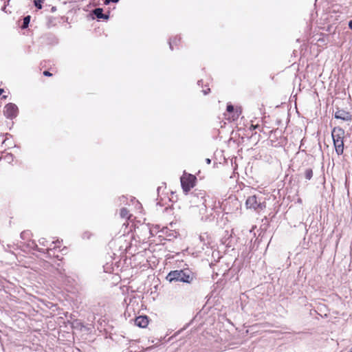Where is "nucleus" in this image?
I'll list each match as a JSON object with an SVG mask.
<instances>
[{
	"mask_svg": "<svg viewBox=\"0 0 352 352\" xmlns=\"http://www.w3.org/2000/svg\"><path fill=\"white\" fill-rule=\"evenodd\" d=\"M6 6L2 8V10L5 11Z\"/></svg>",
	"mask_w": 352,
	"mask_h": 352,
	"instance_id": "c756f323",
	"label": "nucleus"
},
{
	"mask_svg": "<svg viewBox=\"0 0 352 352\" xmlns=\"http://www.w3.org/2000/svg\"><path fill=\"white\" fill-rule=\"evenodd\" d=\"M135 324L139 327L145 328L148 324V318L146 316H140L136 317Z\"/></svg>",
	"mask_w": 352,
	"mask_h": 352,
	"instance_id": "6e6552de",
	"label": "nucleus"
},
{
	"mask_svg": "<svg viewBox=\"0 0 352 352\" xmlns=\"http://www.w3.org/2000/svg\"><path fill=\"white\" fill-rule=\"evenodd\" d=\"M47 241H46V239H44V238H42V239H41L39 240V243H40V244H41V245H44V246H45V245H46V243H47Z\"/></svg>",
	"mask_w": 352,
	"mask_h": 352,
	"instance_id": "f3484780",
	"label": "nucleus"
},
{
	"mask_svg": "<svg viewBox=\"0 0 352 352\" xmlns=\"http://www.w3.org/2000/svg\"><path fill=\"white\" fill-rule=\"evenodd\" d=\"M44 0H34V4L35 6V7L38 9H41L42 8V3L43 2Z\"/></svg>",
	"mask_w": 352,
	"mask_h": 352,
	"instance_id": "2eb2a0df",
	"label": "nucleus"
},
{
	"mask_svg": "<svg viewBox=\"0 0 352 352\" xmlns=\"http://www.w3.org/2000/svg\"><path fill=\"white\" fill-rule=\"evenodd\" d=\"M43 75L45 76H51L52 74L49 71H45Z\"/></svg>",
	"mask_w": 352,
	"mask_h": 352,
	"instance_id": "412c9836",
	"label": "nucleus"
},
{
	"mask_svg": "<svg viewBox=\"0 0 352 352\" xmlns=\"http://www.w3.org/2000/svg\"><path fill=\"white\" fill-rule=\"evenodd\" d=\"M129 210L126 208H121L120 212V217L122 218L129 219Z\"/></svg>",
	"mask_w": 352,
	"mask_h": 352,
	"instance_id": "9d476101",
	"label": "nucleus"
},
{
	"mask_svg": "<svg viewBox=\"0 0 352 352\" xmlns=\"http://www.w3.org/2000/svg\"><path fill=\"white\" fill-rule=\"evenodd\" d=\"M93 14L96 16L98 19H107L109 18V16L107 14H103V10L100 8H97L93 10Z\"/></svg>",
	"mask_w": 352,
	"mask_h": 352,
	"instance_id": "1a4fd4ad",
	"label": "nucleus"
},
{
	"mask_svg": "<svg viewBox=\"0 0 352 352\" xmlns=\"http://www.w3.org/2000/svg\"><path fill=\"white\" fill-rule=\"evenodd\" d=\"M344 131L340 127H335L331 132L336 152L338 155H342L344 151Z\"/></svg>",
	"mask_w": 352,
	"mask_h": 352,
	"instance_id": "f03ea898",
	"label": "nucleus"
},
{
	"mask_svg": "<svg viewBox=\"0 0 352 352\" xmlns=\"http://www.w3.org/2000/svg\"><path fill=\"white\" fill-rule=\"evenodd\" d=\"M180 179L182 188L185 194H187L195 186L197 177L192 174L185 173Z\"/></svg>",
	"mask_w": 352,
	"mask_h": 352,
	"instance_id": "7ed1b4c3",
	"label": "nucleus"
},
{
	"mask_svg": "<svg viewBox=\"0 0 352 352\" xmlns=\"http://www.w3.org/2000/svg\"><path fill=\"white\" fill-rule=\"evenodd\" d=\"M119 0H104L105 4H109L111 2L117 3Z\"/></svg>",
	"mask_w": 352,
	"mask_h": 352,
	"instance_id": "6ab92c4d",
	"label": "nucleus"
},
{
	"mask_svg": "<svg viewBox=\"0 0 352 352\" xmlns=\"http://www.w3.org/2000/svg\"><path fill=\"white\" fill-rule=\"evenodd\" d=\"M210 162H211V161H210V159H208V158H207V159H206V163H207L208 164H210Z\"/></svg>",
	"mask_w": 352,
	"mask_h": 352,
	"instance_id": "a878e982",
	"label": "nucleus"
},
{
	"mask_svg": "<svg viewBox=\"0 0 352 352\" xmlns=\"http://www.w3.org/2000/svg\"><path fill=\"white\" fill-rule=\"evenodd\" d=\"M313 177V170L311 168H307L305 170V177L307 180H310Z\"/></svg>",
	"mask_w": 352,
	"mask_h": 352,
	"instance_id": "f8f14e48",
	"label": "nucleus"
},
{
	"mask_svg": "<svg viewBox=\"0 0 352 352\" xmlns=\"http://www.w3.org/2000/svg\"><path fill=\"white\" fill-rule=\"evenodd\" d=\"M176 44V38L173 41H169V45L171 50H173V44Z\"/></svg>",
	"mask_w": 352,
	"mask_h": 352,
	"instance_id": "a211bd4d",
	"label": "nucleus"
},
{
	"mask_svg": "<svg viewBox=\"0 0 352 352\" xmlns=\"http://www.w3.org/2000/svg\"><path fill=\"white\" fill-rule=\"evenodd\" d=\"M197 83H198V85L200 86L201 83H202V80H199Z\"/></svg>",
	"mask_w": 352,
	"mask_h": 352,
	"instance_id": "cd10ccee",
	"label": "nucleus"
},
{
	"mask_svg": "<svg viewBox=\"0 0 352 352\" xmlns=\"http://www.w3.org/2000/svg\"><path fill=\"white\" fill-rule=\"evenodd\" d=\"M335 118L340 119L343 121H351L352 119L351 111H335Z\"/></svg>",
	"mask_w": 352,
	"mask_h": 352,
	"instance_id": "0eeeda50",
	"label": "nucleus"
},
{
	"mask_svg": "<svg viewBox=\"0 0 352 352\" xmlns=\"http://www.w3.org/2000/svg\"><path fill=\"white\" fill-rule=\"evenodd\" d=\"M30 21V16H26L23 18V24L21 25L22 29H25L28 27Z\"/></svg>",
	"mask_w": 352,
	"mask_h": 352,
	"instance_id": "9b49d317",
	"label": "nucleus"
},
{
	"mask_svg": "<svg viewBox=\"0 0 352 352\" xmlns=\"http://www.w3.org/2000/svg\"><path fill=\"white\" fill-rule=\"evenodd\" d=\"M226 110H234V107L231 103H228Z\"/></svg>",
	"mask_w": 352,
	"mask_h": 352,
	"instance_id": "dca6fc26",
	"label": "nucleus"
},
{
	"mask_svg": "<svg viewBox=\"0 0 352 352\" xmlns=\"http://www.w3.org/2000/svg\"><path fill=\"white\" fill-rule=\"evenodd\" d=\"M4 91L3 89H0V96L2 94V93Z\"/></svg>",
	"mask_w": 352,
	"mask_h": 352,
	"instance_id": "bb28decb",
	"label": "nucleus"
},
{
	"mask_svg": "<svg viewBox=\"0 0 352 352\" xmlns=\"http://www.w3.org/2000/svg\"><path fill=\"white\" fill-rule=\"evenodd\" d=\"M210 88H207L206 89H203L202 92L204 95H206L210 92Z\"/></svg>",
	"mask_w": 352,
	"mask_h": 352,
	"instance_id": "aec40b11",
	"label": "nucleus"
},
{
	"mask_svg": "<svg viewBox=\"0 0 352 352\" xmlns=\"http://www.w3.org/2000/svg\"><path fill=\"white\" fill-rule=\"evenodd\" d=\"M34 249H35V250H37V251H38V252H44V250H43V249H40V248H38L37 245H35Z\"/></svg>",
	"mask_w": 352,
	"mask_h": 352,
	"instance_id": "5701e85b",
	"label": "nucleus"
},
{
	"mask_svg": "<svg viewBox=\"0 0 352 352\" xmlns=\"http://www.w3.org/2000/svg\"><path fill=\"white\" fill-rule=\"evenodd\" d=\"M6 110H18L17 106L14 103H8L5 107Z\"/></svg>",
	"mask_w": 352,
	"mask_h": 352,
	"instance_id": "4468645a",
	"label": "nucleus"
},
{
	"mask_svg": "<svg viewBox=\"0 0 352 352\" xmlns=\"http://www.w3.org/2000/svg\"><path fill=\"white\" fill-rule=\"evenodd\" d=\"M166 279L170 283L179 281L188 284H192L197 280L195 274L188 268L170 271Z\"/></svg>",
	"mask_w": 352,
	"mask_h": 352,
	"instance_id": "f257e3e1",
	"label": "nucleus"
},
{
	"mask_svg": "<svg viewBox=\"0 0 352 352\" xmlns=\"http://www.w3.org/2000/svg\"><path fill=\"white\" fill-rule=\"evenodd\" d=\"M241 111H224L222 119L228 122H236Z\"/></svg>",
	"mask_w": 352,
	"mask_h": 352,
	"instance_id": "423d86ee",
	"label": "nucleus"
},
{
	"mask_svg": "<svg viewBox=\"0 0 352 352\" xmlns=\"http://www.w3.org/2000/svg\"><path fill=\"white\" fill-rule=\"evenodd\" d=\"M56 242L53 241V242H52V244H56ZM56 248V245H54V246L53 248H48V249H47V252L50 253V251H52V249H54V248Z\"/></svg>",
	"mask_w": 352,
	"mask_h": 352,
	"instance_id": "4be33fe9",
	"label": "nucleus"
},
{
	"mask_svg": "<svg viewBox=\"0 0 352 352\" xmlns=\"http://www.w3.org/2000/svg\"><path fill=\"white\" fill-rule=\"evenodd\" d=\"M259 126L258 124L256 125H254V124H252L250 127V129H255L256 128H258Z\"/></svg>",
	"mask_w": 352,
	"mask_h": 352,
	"instance_id": "b1692460",
	"label": "nucleus"
},
{
	"mask_svg": "<svg viewBox=\"0 0 352 352\" xmlns=\"http://www.w3.org/2000/svg\"><path fill=\"white\" fill-rule=\"evenodd\" d=\"M206 192L202 190H197L193 191L191 195L190 202L195 204L197 207H200L201 206L206 207V199H205Z\"/></svg>",
	"mask_w": 352,
	"mask_h": 352,
	"instance_id": "20e7f679",
	"label": "nucleus"
},
{
	"mask_svg": "<svg viewBox=\"0 0 352 352\" xmlns=\"http://www.w3.org/2000/svg\"><path fill=\"white\" fill-rule=\"evenodd\" d=\"M296 113L298 114V116L300 115V113H299V111H296Z\"/></svg>",
	"mask_w": 352,
	"mask_h": 352,
	"instance_id": "7c9ffc66",
	"label": "nucleus"
},
{
	"mask_svg": "<svg viewBox=\"0 0 352 352\" xmlns=\"http://www.w3.org/2000/svg\"><path fill=\"white\" fill-rule=\"evenodd\" d=\"M16 112L17 111H3V113H4V116H6L7 118L12 119V118L16 116Z\"/></svg>",
	"mask_w": 352,
	"mask_h": 352,
	"instance_id": "ddd939ff",
	"label": "nucleus"
},
{
	"mask_svg": "<svg viewBox=\"0 0 352 352\" xmlns=\"http://www.w3.org/2000/svg\"><path fill=\"white\" fill-rule=\"evenodd\" d=\"M245 205L248 208L262 210L265 208L264 202L261 203L258 201L257 197L255 195L250 196L245 201Z\"/></svg>",
	"mask_w": 352,
	"mask_h": 352,
	"instance_id": "39448f33",
	"label": "nucleus"
},
{
	"mask_svg": "<svg viewBox=\"0 0 352 352\" xmlns=\"http://www.w3.org/2000/svg\"><path fill=\"white\" fill-rule=\"evenodd\" d=\"M349 28L352 30V20L349 21Z\"/></svg>",
	"mask_w": 352,
	"mask_h": 352,
	"instance_id": "393cba45",
	"label": "nucleus"
},
{
	"mask_svg": "<svg viewBox=\"0 0 352 352\" xmlns=\"http://www.w3.org/2000/svg\"><path fill=\"white\" fill-rule=\"evenodd\" d=\"M55 10H56V8H55V7H52V12H54Z\"/></svg>",
	"mask_w": 352,
	"mask_h": 352,
	"instance_id": "c85d7f7f",
	"label": "nucleus"
}]
</instances>
